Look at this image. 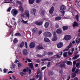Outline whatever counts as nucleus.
Masks as SVG:
<instances>
[{"mask_svg":"<svg viewBox=\"0 0 80 80\" xmlns=\"http://www.w3.org/2000/svg\"><path fill=\"white\" fill-rule=\"evenodd\" d=\"M25 45L26 46V48H27V42H25Z\"/></svg>","mask_w":80,"mask_h":80,"instance_id":"680f3d73","label":"nucleus"},{"mask_svg":"<svg viewBox=\"0 0 80 80\" xmlns=\"http://www.w3.org/2000/svg\"><path fill=\"white\" fill-rule=\"evenodd\" d=\"M49 22H47L45 23L44 24V27L45 28H47L49 26Z\"/></svg>","mask_w":80,"mask_h":80,"instance_id":"f3484780","label":"nucleus"},{"mask_svg":"<svg viewBox=\"0 0 80 80\" xmlns=\"http://www.w3.org/2000/svg\"><path fill=\"white\" fill-rule=\"evenodd\" d=\"M11 13L13 16H15L18 13V11L15 9H13L11 11Z\"/></svg>","mask_w":80,"mask_h":80,"instance_id":"7ed1b4c3","label":"nucleus"},{"mask_svg":"<svg viewBox=\"0 0 80 80\" xmlns=\"http://www.w3.org/2000/svg\"><path fill=\"white\" fill-rule=\"evenodd\" d=\"M62 28H63V30H64V31L67 30V29L68 28V26H64L62 27Z\"/></svg>","mask_w":80,"mask_h":80,"instance_id":"5701e85b","label":"nucleus"},{"mask_svg":"<svg viewBox=\"0 0 80 80\" xmlns=\"http://www.w3.org/2000/svg\"><path fill=\"white\" fill-rule=\"evenodd\" d=\"M60 9L61 10H65L66 9V6L65 5H62L60 6Z\"/></svg>","mask_w":80,"mask_h":80,"instance_id":"423d86ee","label":"nucleus"},{"mask_svg":"<svg viewBox=\"0 0 80 80\" xmlns=\"http://www.w3.org/2000/svg\"><path fill=\"white\" fill-rule=\"evenodd\" d=\"M50 62H48V65L47 66L48 67H50Z\"/></svg>","mask_w":80,"mask_h":80,"instance_id":"bf43d9fd","label":"nucleus"},{"mask_svg":"<svg viewBox=\"0 0 80 80\" xmlns=\"http://www.w3.org/2000/svg\"><path fill=\"white\" fill-rule=\"evenodd\" d=\"M75 64H76V61H74L73 62V65H75Z\"/></svg>","mask_w":80,"mask_h":80,"instance_id":"338daca9","label":"nucleus"},{"mask_svg":"<svg viewBox=\"0 0 80 80\" xmlns=\"http://www.w3.org/2000/svg\"><path fill=\"white\" fill-rule=\"evenodd\" d=\"M27 61H28V62H29V63H30V62H32V60H31L30 59H28V58H27Z\"/></svg>","mask_w":80,"mask_h":80,"instance_id":"864d4df0","label":"nucleus"},{"mask_svg":"<svg viewBox=\"0 0 80 80\" xmlns=\"http://www.w3.org/2000/svg\"><path fill=\"white\" fill-rule=\"evenodd\" d=\"M44 40L46 42H50V39L47 38H45Z\"/></svg>","mask_w":80,"mask_h":80,"instance_id":"aec40b11","label":"nucleus"},{"mask_svg":"<svg viewBox=\"0 0 80 80\" xmlns=\"http://www.w3.org/2000/svg\"><path fill=\"white\" fill-rule=\"evenodd\" d=\"M53 38L52 39V41L55 42V41H57V39H58V38L57 37V34H56V32L55 31H54L53 32Z\"/></svg>","mask_w":80,"mask_h":80,"instance_id":"f03ea898","label":"nucleus"},{"mask_svg":"<svg viewBox=\"0 0 80 80\" xmlns=\"http://www.w3.org/2000/svg\"><path fill=\"white\" fill-rule=\"evenodd\" d=\"M28 65L29 66V67H30V68H31L33 70H34V67H33V62L28 63Z\"/></svg>","mask_w":80,"mask_h":80,"instance_id":"f8f14e48","label":"nucleus"},{"mask_svg":"<svg viewBox=\"0 0 80 80\" xmlns=\"http://www.w3.org/2000/svg\"><path fill=\"white\" fill-rule=\"evenodd\" d=\"M79 55H76L74 57H73V59H74V60H76V59H77V58H78V57H79Z\"/></svg>","mask_w":80,"mask_h":80,"instance_id":"393cba45","label":"nucleus"},{"mask_svg":"<svg viewBox=\"0 0 80 80\" xmlns=\"http://www.w3.org/2000/svg\"><path fill=\"white\" fill-rule=\"evenodd\" d=\"M35 43L33 42H32L31 43H30L29 45V46L30 48H34V47H35Z\"/></svg>","mask_w":80,"mask_h":80,"instance_id":"6e6552de","label":"nucleus"},{"mask_svg":"<svg viewBox=\"0 0 80 80\" xmlns=\"http://www.w3.org/2000/svg\"><path fill=\"white\" fill-rule=\"evenodd\" d=\"M75 72L76 73H78V74H79L80 73V70L79 69H76L75 71Z\"/></svg>","mask_w":80,"mask_h":80,"instance_id":"f704fd0d","label":"nucleus"},{"mask_svg":"<svg viewBox=\"0 0 80 80\" xmlns=\"http://www.w3.org/2000/svg\"><path fill=\"white\" fill-rule=\"evenodd\" d=\"M20 75H21V76H23V75H25V74H26V72H20Z\"/></svg>","mask_w":80,"mask_h":80,"instance_id":"cd10ccee","label":"nucleus"},{"mask_svg":"<svg viewBox=\"0 0 80 80\" xmlns=\"http://www.w3.org/2000/svg\"><path fill=\"white\" fill-rule=\"evenodd\" d=\"M18 67H22V64L21 63H18Z\"/></svg>","mask_w":80,"mask_h":80,"instance_id":"79ce46f5","label":"nucleus"},{"mask_svg":"<svg viewBox=\"0 0 80 80\" xmlns=\"http://www.w3.org/2000/svg\"><path fill=\"white\" fill-rule=\"evenodd\" d=\"M38 32V30L36 28H34L32 30V32L33 33H37Z\"/></svg>","mask_w":80,"mask_h":80,"instance_id":"c756f323","label":"nucleus"},{"mask_svg":"<svg viewBox=\"0 0 80 80\" xmlns=\"http://www.w3.org/2000/svg\"><path fill=\"white\" fill-rule=\"evenodd\" d=\"M19 9L21 10V11L23 12V7H22V6L21 5L19 7Z\"/></svg>","mask_w":80,"mask_h":80,"instance_id":"2f4dec72","label":"nucleus"},{"mask_svg":"<svg viewBox=\"0 0 80 80\" xmlns=\"http://www.w3.org/2000/svg\"><path fill=\"white\" fill-rule=\"evenodd\" d=\"M35 23L36 24V25H37L40 26V25H42V23H43L42 22H35Z\"/></svg>","mask_w":80,"mask_h":80,"instance_id":"ddd939ff","label":"nucleus"},{"mask_svg":"<svg viewBox=\"0 0 80 80\" xmlns=\"http://www.w3.org/2000/svg\"><path fill=\"white\" fill-rule=\"evenodd\" d=\"M68 53L69 55L70 56V55H72V53L71 52H70V51H69Z\"/></svg>","mask_w":80,"mask_h":80,"instance_id":"4d7b16f0","label":"nucleus"},{"mask_svg":"<svg viewBox=\"0 0 80 80\" xmlns=\"http://www.w3.org/2000/svg\"><path fill=\"white\" fill-rule=\"evenodd\" d=\"M55 57H57V58H60L61 56H60V53H58L57 55H56Z\"/></svg>","mask_w":80,"mask_h":80,"instance_id":"c9c22d12","label":"nucleus"},{"mask_svg":"<svg viewBox=\"0 0 80 80\" xmlns=\"http://www.w3.org/2000/svg\"><path fill=\"white\" fill-rule=\"evenodd\" d=\"M15 36H21V34H20V33H17L16 34H15Z\"/></svg>","mask_w":80,"mask_h":80,"instance_id":"ea45409f","label":"nucleus"},{"mask_svg":"<svg viewBox=\"0 0 80 80\" xmlns=\"http://www.w3.org/2000/svg\"><path fill=\"white\" fill-rule=\"evenodd\" d=\"M65 63H66V61H64L61 63V64L60 65V67H62V68H64L65 67Z\"/></svg>","mask_w":80,"mask_h":80,"instance_id":"1a4fd4ad","label":"nucleus"},{"mask_svg":"<svg viewBox=\"0 0 80 80\" xmlns=\"http://www.w3.org/2000/svg\"><path fill=\"white\" fill-rule=\"evenodd\" d=\"M43 35L44 37H51L52 35V33L48 32H44Z\"/></svg>","mask_w":80,"mask_h":80,"instance_id":"f257e3e1","label":"nucleus"},{"mask_svg":"<svg viewBox=\"0 0 80 80\" xmlns=\"http://www.w3.org/2000/svg\"><path fill=\"white\" fill-rule=\"evenodd\" d=\"M27 70H28H28H29V73H31V69H29V67H28V68H27Z\"/></svg>","mask_w":80,"mask_h":80,"instance_id":"603ef678","label":"nucleus"},{"mask_svg":"<svg viewBox=\"0 0 80 80\" xmlns=\"http://www.w3.org/2000/svg\"><path fill=\"white\" fill-rule=\"evenodd\" d=\"M68 53V52H64L63 53V56L64 57H67V53Z\"/></svg>","mask_w":80,"mask_h":80,"instance_id":"4c0bfd02","label":"nucleus"},{"mask_svg":"<svg viewBox=\"0 0 80 80\" xmlns=\"http://www.w3.org/2000/svg\"><path fill=\"white\" fill-rule=\"evenodd\" d=\"M39 77V78H42V74L40 73Z\"/></svg>","mask_w":80,"mask_h":80,"instance_id":"49530a36","label":"nucleus"},{"mask_svg":"<svg viewBox=\"0 0 80 80\" xmlns=\"http://www.w3.org/2000/svg\"><path fill=\"white\" fill-rule=\"evenodd\" d=\"M45 53H44L43 54L41 55L40 54H37V57H39L40 58H42V57H43V56H45Z\"/></svg>","mask_w":80,"mask_h":80,"instance_id":"dca6fc26","label":"nucleus"},{"mask_svg":"<svg viewBox=\"0 0 80 80\" xmlns=\"http://www.w3.org/2000/svg\"><path fill=\"white\" fill-rule=\"evenodd\" d=\"M41 1V0H36V3H39Z\"/></svg>","mask_w":80,"mask_h":80,"instance_id":"3c124183","label":"nucleus"},{"mask_svg":"<svg viewBox=\"0 0 80 80\" xmlns=\"http://www.w3.org/2000/svg\"><path fill=\"white\" fill-rule=\"evenodd\" d=\"M74 80H78V79L77 77H76L74 78Z\"/></svg>","mask_w":80,"mask_h":80,"instance_id":"774afa93","label":"nucleus"},{"mask_svg":"<svg viewBox=\"0 0 80 80\" xmlns=\"http://www.w3.org/2000/svg\"><path fill=\"white\" fill-rule=\"evenodd\" d=\"M11 9H12V7H10L8 8L7 10L8 12H10V10H11Z\"/></svg>","mask_w":80,"mask_h":80,"instance_id":"09e8293b","label":"nucleus"},{"mask_svg":"<svg viewBox=\"0 0 80 80\" xmlns=\"http://www.w3.org/2000/svg\"><path fill=\"white\" fill-rule=\"evenodd\" d=\"M32 10H33V12H34V13H35V12H37V10H36V9H35V8L33 9Z\"/></svg>","mask_w":80,"mask_h":80,"instance_id":"5fc2aeb1","label":"nucleus"},{"mask_svg":"<svg viewBox=\"0 0 80 80\" xmlns=\"http://www.w3.org/2000/svg\"><path fill=\"white\" fill-rule=\"evenodd\" d=\"M54 11V7L53 6H52L51 8V9H50L49 10V13L50 14H52L53 13V11Z\"/></svg>","mask_w":80,"mask_h":80,"instance_id":"9b49d317","label":"nucleus"},{"mask_svg":"<svg viewBox=\"0 0 80 80\" xmlns=\"http://www.w3.org/2000/svg\"><path fill=\"white\" fill-rule=\"evenodd\" d=\"M62 11H60L61 13H62L63 14V15H64V14H65V11H63L64 10H62Z\"/></svg>","mask_w":80,"mask_h":80,"instance_id":"c03bdc74","label":"nucleus"},{"mask_svg":"<svg viewBox=\"0 0 80 80\" xmlns=\"http://www.w3.org/2000/svg\"><path fill=\"white\" fill-rule=\"evenodd\" d=\"M17 3H19V4H20V5H22V2H21L18 1H17Z\"/></svg>","mask_w":80,"mask_h":80,"instance_id":"6e6d98bb","label":"nucleus"},{"mask_svg":"<svg viewBox=\"0 0 80 80\" xmlns=\"http://www.w3.org/2000/svg\"><path fill=\"white\" fill-rule=\"evenodd\" d=\"M72 43H70V44L69 45V46L68 47V48L65 49V51H64V52H66V51L67 52V51H68V50H70V49L69 48H70V47H72Z\"/></svg>","mask_w":80,"mask_h":80,"instance_id":"2eb2a0df","label":"nucleus"},{"mask_svg":"<svg viewBox=\"0 0 80 80\" xmlns=\"http://www.w3.org/2000/svg\"><path fill=\"white\" fill-rule=\"evenodd\" d=\"M35 0H29V3L30 4H33Z\"/></svg>","mask_w":80,"mask_h":80,"instance_id":"4be33fe9","label":"nucleus"},{"mask_svg":"<svg viewBox=\"0 0 80 80\" xmlns=\"http://www.w3.org/2000/svg\"><path fill=\"white\" fill-rule=\"evenodd\" d=\"M22 17V19L23 20V18H25V14L24 13L23 14H22L21 15Z\"/></svg>","mask_w":80,"mask_h":80,"instance_id":"e433bc0d","label":"nucleus"},{"mask_svg":"<svg viewBox=\"0 0 80 80\" xmlns=\"http://www.w3.org/2000/svg\"><path fill=\"white\" fill-rule=\"evenodd\" d=\"M22 52L24 55H28V51L26 49L23 50Z\"/></svg>","mask_w":80,"mask_h":80,"instance_id":"9d476101","label":"nucleus"},{"mask_svg":"<svg viewBox=\"0 0 80 80\" xmlns=\"http://www.w3.org/2000/svg\"><path fill=\"white\" fill-rule=\"evenodd\" d=\"M56 32L58 34H61L62 33V31L61 29H57Z\"/></svg>","mask_w":80,"mask_h":80,"instance_id":"4468645a","label":"nucleus"},{"mask_svg":"<svg viewBox=\"0 0 80 80\" xmlns=\"http://www.w3.org/2000/svg\"><path fill=\"white\" fill-rule=\"evenodd\" d=\"M76 43H80V38H77L76 39Z\"/></svg>","mask_w":80,"mask_h":80,"instance_id":"412c9836","label":"nucleus"},{"mask_svg":"<svg viewBox=\"0 0 80 80\" xmlns=\"http://www.w3.org/2000/svg\"><path fill=\"white\" fill-rule=\"evenodd\" d=\"M75 70H76V67H73L72 69V72H75Z\"/></svg>","mask_w":80,"mask_h":80,"instance_id":"8fccbe9b","label":"nucleus"},{"mask_svg":"<svg viewBox=\"0 0 80 80\" xmlns=\"http://www.w3.org/2000/svg\"><path fill=\"white\" fill-rule=\"evenodd\" d=\"M53 72L52 71H49L48 72V75L49 76H50V75H53Z\"/></svg>","mask_w":80,"mask_h":80,"instance_id":"b1692460","label":"nucleus"},{"mask_svg":"<svg viewBox=\"0 0 80 80\" xmlns=\"http://www.w3.org/2000/svg\"><path fill=\"white\" fill-rule=\"evenodd\" d=\"M37 50H42V49H44V48L43 46H37L36 48Z\"/></svg>","mask_w":80,"mask_h":80,"instance_id":"a211bd4d","label":"nucleus"},{"mask_svg":"<svg viewBox=\"0 0 80 80\" xmlns=\"http://www.w3.org/2000/svg\"><path fill=\"white\" fill-rule=\"evenodd\" d=\"M76 18L77 20H78V15H77L76 16Z\"/></svg>","mask_w":80,"mask_h":80,"instance_id":"0e129e2a","label":"nucleus"},{"mask_svg":"<svg viewBox=\"0 0 80 80\" xmlns=\"http://www.w3.org/2000/svg\"><path fill=\"white\" fill-rule=\"evenodd\" d=\"M22 21L23 22V23H24V24H28V21H24V20H23V19L22 20Z\"/></svg>","mask_w":80,"mask_h":80,"instance_id":"58836bf2","label":"nucleus"},{"mask_svg":"<svg viewBox=\"0 0 80 80\" xmlns=\"http://www.w3.org/2000/svg\"><path fill=\"white\" fill-rule=\"evenodd\" d=\"M67 64L68 65H72V62L71 61H68L66 62Z\"/></svg>","mask_w":80,"mask_h":80,"instance_id":"a878e982","label":"nucleus"},{"mask_svg":"<svg viewBox=\"0 0 80 80\" xmlns=\"http://www.w3.org/2000/svg\"><path fill=\"white\" fill-rule=\"evenodd\" d=\"M78 23L77 22H74V24H73V26L74 27H76L77 26H78Z\"/></svg>","mask_w":80,"mask_h":80,"instance_id":"c85d7f7f","label":"nucleus"},{"mask_svg":"<svg viewBox=\"0 0 80 80\" xmlns=\"http://www.w3.org/2000/svg\"><path fill=\"white\" fill-rule=\"evenodd\" d=\"M46 60H48V58H44V59H41V61H45Z\"/></svg>","mask_w":80,"mask_h":80,"instance_id":"de8ad7c7","label":"nucleus"},{"mask_svg":"<svg viewBox=\"0 0 80 80\" xmlns=\"http://www.w3.org/2000/svg\"><path fill=\"white\" fill-rule=\"evenodd\" d=\"M42 33V31H39L38 33H39V35H40V34H41V33Z\"/></svg>","mask_w":80,"mask_h":80,"instance_id":"e2e57ef3","label":"nucleus"},{"mask_svg":"<svg viewBox=\"0 0 80 80\" xmlns=\"http://www.w3.org/2000/svg\"><path fill=\"white\" fill-rule=\"evenodd\" d=\"M13 42L14 43H18V40H17V39L16 38H15L13 40Z\"/></svg>","mask_w":80,"mask_h":80,"instance_id":"473e14b6","label":"nucleus"},{"mask_svg":"<svg viewBox=\"0 0 80 80\" xmlns=\"http://www.w3.org/2000/svg\"><path fill=\"white\" fill-rule=\"evenodd\" d=\"M71 38V36L70 35H66L65 36L64 39L65 40H69Z\"/></svg>","mask_w":80,"mask_h":80,"instance_id":"39448f33","label":"nucleus"},{"mask_svg":"<svg viewBox=\"0 0 80 80\" xmlns=\"http://www.w3.org/2000/svg\"><path fill=\"white\" fill-rule=\"evenodd\" d=\"M25 13L26 14V16L25 18L26 19H29L30 17V14H29V11L28 10H26L25 11Z\"/></svg>","mask_w":80,"mask_h":80,"instance_id":"20e7f679","label":"nucleus"},{"mask_svg":"<svg viewBox=\"0 0 80 80\" xmlns=\"http://www.w3.org/2000/svg\"><path fill=\"white\" fill-rule=\"evenodd\" d=\"M38 74H39V72H38V73H37V75H36L35 77V78H38Z\"/></svg>","mask_w":80,"mask_h":80,"instance_id":"a18cd8bd","label":"nucleus"},{"mask_svg":"<svg viewBox=\"0 0 80 80\" xmlns=\"http://www.w3.org/2000/svg\"><path fill=\"white\" fill-rule=\"evenodd\" d=\"M76 66L77 68H80V63H78L76 64Z\"/></svg>","mask_w":80,"mask_h":80,"instance_id":"72a5a7b5","label":"nucleus"},{"mask_svg":"<svg viewBox=\"0 0 80 80\" xmlns=\"http://www.w3.org/2000/svg\"><path fill=\"white\" fill-rule=\"evenodd\" d=\"M3 70L4 73H6L7 71V69H4Z\"/></svg>","mask_w":80,"mask_h":80,"instance_id":"69168bd1","label":"nucleus"},{"mask_svg":"<svg viewBox=\"0 0 80 80\" xmlns=\"http://www.w3.org/2000/svg\"><path fill=\"white\" fill-rule=\"evenodd\" d=\"M41 15H44V11L42 10L40 11Z\"/></svg>","mask_w":80,"mask_h":80,"instance_id":"37998d69","label":"nucleus"},{"mask_svg":"<svg viewBox=\"0 0 80 80\" xmlns=\"http://www.w3.org/2000/svg\"><path fill=\"white\" fill-rule=\"evenodd\" d=\"M24 45H25V43H24V42H22L20 45L19 47H20V48H22V47H23L24 46Z\"/></svg>","mask_w":80,"mask_h":80,"instance_id":"6ab92c4d","label":"nucleus"},{"mask_svg":"<svg viewBox=\"0 0 80 80\" xmlns=\"http://www.w3.org/2000/svg\"><path fill=\"white\" fill-rule=\"evenodd\" d=\"M63 43L62 42H60L58 43V44H57V47L58 48H62V47H63Z\"/></svg>","mask_w":80,"mask_h":80,"instance_id":"0eeeda50","label":"nucleus"},{"mask_svg":"<svg viewBox=\"0 0 80 80\" xmlns=\"http://www.w3.org/2000/svg\"><path fill=\"white\" fill-rule=\"evenodd\" d=\"M36 62L38 63H40V61L39 59H38L36 60Z\"/></svg>","mask_w":80,"mask_h":80,"instance_id":"052dcab7","label":"nucleus"},{"mask_svg":"<svg viewBox=\"0 0 80 80\" xmlns=\"http://www.w3.org/2000/svg\"><path fill=\"white\" fill-rule=\"evenodd\" d=\"M47 68V67H46L45 66L43 67L42 68V70H44V69H45V68Z\"/></svg>","mask_w":80,"mask_h":80,"instance_id":"13d9d810","label":"nucleus"},{"mask_svg":"<svg viewBox=\"0 0 80 80\" xmlns=\"http://www.w3.org/2000/svg\"><path fill=\"white\" fill-rule=\"evenodd\" d=\"M62 19V17H58L55 18V20H60Z\"/></svg>","mask_w":80,"mask_h":80,"instance_id":"bb28decb","label":"nucleus"},{"mask_svg":"<svg viewBox=\"0 0 80 80\" xmlns=\"http://www.w3.org/2000/svg\"><path fill=\"white\" fill-rule=\"evenodd\" d=\"M72 77L73 78H74L75 77H76V74L75 73H73L72 74Z\"/></svg>","mask_w":80,"mask_h":80,"instance_id":"a19ab883","label":"nucleus"},{"mask_svg":"<svg viewBox=\"0 0 80 80\" xmlns=\"http://www.w3.org/2000/svg\"><path fill=\"white\" fill-rule=\"evenodd\" d=\"M48 55H49L50 56H51L52 55H53V52H50L48 53Z\"/></svg>","mask_w":80,"mask_h":80,"instance_id":"7c9ffc66","label":"nucleus"}]
</instances>
